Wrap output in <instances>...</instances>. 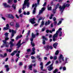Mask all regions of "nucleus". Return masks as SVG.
I'll use <instances>...</instances> for the list:
<instances>
[{
	"label": "nucleus",
	"mask_w": 73,
	"mask_h": 73,
	"mask_svg": "<svg viewBox=\"0 0 73 73\" xmlns=\"http://www.w3.org/2000/svg\"><path fill=\"white\" fill-rule=\"evenodd\" d=\"M69 6H70V4H69V3L66 4V3H64L62 7L60 6L59 7V8L60 9V11H61V14H62L63 12L64 11V9H65L66 7H69Z\"/></svg>",
	"instance_id": "obj_1"
},
{
	"label": "nucleus",
	"mask_w": 73,
	"mask_h": 73,
	"mask_svg": "<svg viewBox=\"0 0 73 73\" xmlns=\"http://www.w3.org/2000/svg\"><path fill=\"white\" fill-rule=\"evenodd\" d=\"M29 0H25L24 4L23 5V7L22 9L23 10H24V8H26V7H25V6L27 5V7H29V5H30V3L29 2Z\"/></svg>",
	"instance_id": "obj_2"
},
{
	"label": "nucleus",
	"mask_w": 73,
	"mask_h": 73,
	"mask_svg": "<svg viewBox=\"0 0 73 73\" xmlns=\"http://www.w3.org/2000/svg\"><path fill=\"white\" fill-rule=\"evenodd\" d=\"M3 44H2V45L1 46V47L3 48L5 46L6 48H8L9 47V45L7 44V41H5V40H3Z\"/></svg>",
	"instance_id": "obj_3"
},
{
	"label": "nucleus",
	"mask_w": 73,
	"mask_h": 73,
	"mask_svg": "<svg viewBox=\"0 0 73 73\" xmlns=\"http://www.w3.org/2000/svg\"><path fill=\"white\" fill-rule=\"evenodd\" d=\"M21 40H19L16 45V46H18L17 47V49H19V47L21 46V45L23 44V42L21 44Z\"/></svg>",
	"instance_id": "obj_4"
},
{
	"label": "nucleus",
	"mask_w": 73,
	"mask_h": 73,
	"mask_svg": "<svg viewBox=\"0 0 73 73\" xmlns=\"http://www.w3.org/2000/svg\"><path fill=\"white\" fill-rule=\"evenodd\" d=\"M62 55L61 54L58 58L59 61L60 63H61V59L63 61H64V57H62Z\"/></svg>",
	"instance_id": "obj_5"
},
{
	"label": "nucleus",
	"mask_w": 73,
	"mask_h": 73,
	"mask_svg": "<svg viewBox=\"0 0 73 73\" xmlns=\"http://www.w3.org/2000/svg\"><path fill=\"white\" fill-rule=\"evenodd\" d=\"M53 63H52V64L49 66L48 67V70L49 71H51L53 69Z\"/></svg>",
	"instance_id": "obj_6"
},
{
	"label": "nucleus",
	"mask_w": 73,
	"mask_h": 73,
	"mask_svg": "<svg viewBox=\"0 0 73 73\" xmlns=\"http://www.w3.org/2000/svg\"><path fill=\"white\" fill-rule=\"evenodd\" d=\"M6 27H4L3 28V30L5 31L8 29H9V24H7L6 25Z\"/></svg>",
	"instance_id": "obj_7"
},
{
	"label": "nucleus",
	"mask_w": 73,
	"mask_h": 73,
	"mask_svg": "<svg viewBox=\"0 0 73 73\" xmlns=\"http://www.w3.org/2000/svg\"><path fill=\"white\" fill-rule=\"evenodd\" d=\"M35 18H33L31 19H30V22H31V23L32 24H35L36 22L35 21Z\"/></svg>",
	"instance_id": "obj_8"
},
{
	"label": "nucleus",
	"mask_w": 73,
	"mask_h": 73,
	"mask_svg": "<svg viewBox=\"0 0 73 73\" xmlns=\"http://www.w3.org/2000/svg\"><path fill=\"white\" fill-rule=\"evenodd\" d=\"M3 5L5 8H11V6L9 5H7V3H3Z\"/></svg>",
	"instance_id": "obj_9"
},
{
	"label": "nucleus",
	"mask_w": 73,
	"mask_h": 73,
	"mask_svg": "<svg viewBox=\"0 0 73 73\" xmlns=\"http://www.w3.org/2000/svg\"><path fill=\"white\" fill-rule=\"evenodd\" d=\"M8 16L9 18L11 19H14V16L13 15L11 14H8Z\"/></svg>",
	"instance_id": "obj_10"
},
{
	"label": "nucleus",
	"mask_w": 73,
	"mask_h": 73,
	"mask_svg": "<svg viewBox=\"0 0 73 73\" xmlns=\"http://www.w3.org/2000/svg\"><path fill=\"white\" fill-rule=\"evenodd\" d=\"M44 48L46 50H49V45H47L45 46H44Z\"/></svg>",
	"instance_id": "obj_11"
},
{
	"label": "nucleus",
	"mask_w": 73,
	"mask_h": 73,
	"mask_svg": "<svg viewBox=\"0 0 73 73\" xmlns=\"http://www.w3.org/2000/svg\"><path fill=\"white\" fill-rule=\"evenodd\" d=\"M58 43L57 42H55L54 44H53V47L54 48H55V49H56L57 46V45H58Z\"/></svg>",
	"instance_id": "obj_12"
},
{
	"label": "nucleus",
	"mask_w": 73,
	"mask_h": 73,
	"mask_svg": "<svg viewBox=\"0 0 73 73\" xmlns=\"http://www.w3.org/2000/svg\"><path fill=\"white\" fill-rule=\"evenodd\" d=\"M9 44L10 45V47L12 48L13 46H14V44L13 43V42L12 41H10L9 43Z\"/></svg>",
	"instance_id": "obj_13"
},
{
	"label": "nucleus",
	"mask_w": 73,
	"mask_h": 73,
	"mask_svg": "<svg viewBox=\"0 0 73 73\" xmlns=\"http://www.w3.org/2000/svg\"><path fill=\"white\" fill-rule=\"evenodd\" d=\"M15 28H19L20 27V25H19V23L18 22H16L15 25Z\"/></svg>",
	"instance_id": "obj_14"
},
{
	"label": "nucleus",
	"mask_w": 73,
	"mask_h": 73,
	"mask_svg": "<svg viewBox=\"0 0 73 73\" xmlns=\"http://www.w3.org/2000/svg\"><path fill=\"white\" fill-rule=\"evenodd\" d=\"M17 51L16 50H14L13 51V52H12L11 54V56H13L15 54H16V53L17 52Z\"/></svg>",
	"instance_id": "obj_15"
},
{
	"label": "nucleus",
	"mask_w": 73,
	"mask_h": 73,
	"mask_svg": "<svg viewBox=\"0 0 73 73\" xmlns=\"http://www.w3.org/2000/svg\"><path fill=\"white\" fill-rule=\"evenodd\" d=\"M58 7H57V6H56L55 9L53 10V13L54 14V13H56V9H58Z\"/></svg>",
	"instance_id": "obj_16"
},
{
	"label": "nucleus",
	"mask_w": 73,
	"mask_h": 73,
	"mask_svg": "<svg viewBox=\"0 0 73 73\" xmlns=\"http://www.w3.org/2000/svg\"><path fill=\"white\" fill-rule=\"evenodd\" d=\"M12 8H13L15 10L16 9V5L15 4H13L12 6Z\"/></svg>",
	"instance_id": "obj_17"
},
{
	"label": "nucleus",
	"mask_w": 73,
	"mask_h": 73,
	"mask_svg": "<svg viewBox=\"0 0 73 73\" xmlns=\"http://www.w3.org/2000/svg\"><path fill=\"white\" fill-rule=\"evenodd\" d=\"M50 21L48 20V22H46L45 23V25H49L50 24Z\"/></svg>",
	"instance_id": "obj_18"
},
{
	"label": "nucleus",
	"mask_w": 73,
	"mask_h": 73,
	"mask_svg": "<svg viewBox=\"0 0 73 73\" xmlns=\"http://www.w3.org/2000/svg\"><path fill=\"white\" fill-rule=\"evenodd\" d=\"M29 69H30L31 70H32V68H33V66L32 64H31L30 66H29Z\"/></svg>",
	"instance_id": "obj_19"
},
{
	"label": "nucleus",
	"mask_w": 73,
	"mask_h": 73,
	"mask_svg": "<svg viewBox=\"0 0 73 73\" xmlns=\"http://www.w3.org/2000/svg\"><path fill=\"white\" fill-rule=\"evenodd\" d=\"M44 25V21H42L41 22V24L40 25V28L42 27Z\"/></svg>",
	"instance_id": "obj_20"
},
{
	"label": "nucleus",
	"mask_w": 73,
	"mask_h": 73,
	"mask_svg": "<svg viewBox=\"0 0 73 73\" xmlns=\"http://www.w3.org/2000/svg\"><path fill=\"white\" fill-rule=\"evenodd\" d=\"M22 35H20V36L18 35L16 37V40H18V39H19V38H21V37H22Z\"/></svg>",
	"instance_id": "obj_21"
},
{
	"label": "nucleus",
	"mask_w": 73,
	"mask_h": 73,
	"mask_svg": "<svg viewBox=\"0 0 73 73\" xmlns=\"http://www.w3.org/2000/svg\"><path fill=\"white\" fill-rule=\"evenodd\" d=\"M32 37L33 38H34L36 37V35H34L33 33H32L31 35Z\"/></svg>",
	"instance_id": "obj_22"
},
{
	"label": "nucleus",
	"mask_w": 73,
	"mask_h": 73,
	"mask_svg": "<svg viewBox=\"0 0 73 73\" xmlns=\"http://www.w3.org/2000/svg\"><path fill=\"white\" fill-rule=\"evenodd\" d=\"M31 45L33 47L35 46V44L34 43V42H31Z\"/></svg>",
	"instance_id": "obj_23"
},
{
	"label": "nucleus",
	"mask_w": 73,
	"mask_h": 73,
	"mask_svg": "<svg viewBox=\"0 0 73 73\" xmlns=\"http://www.w3.org/2000/svg\"><path fill=\"white\" fill-rule=\"evenodd\" d=\"M31 32V31L29 30L28 31V33L27 34V35L26 36V37L28 38V36L30 35V33Z\"/></svg>",
	"instance_id": "obj_24"
},
{
	"label": "nucleus",
	"mask_w": 73,
	"mask_h": 73,
	"mask_svg": "<svg viewBox=\"0 0 73 73\" xmlns=\"http://www.w3.org/2000/svg\"><path fill=\"white\" fill-rule=\"evenodd\" d=\"M36 8L34 7V10L33 11V14H35V13H36Z\"/></svg>",
	"instance_id": "obj_25"
},
{
	"label": "nucleus",
	"mask_w": 73,
	"mask_h": 73,
	"mask_svg": "<svg viewBox=\"0 0 73 73\" xmlns=\"http://www.w3.org/2000/svg\"><path fill=\"white\" fill-rule=\"evenodd\" d=\"M8 35H9L8 33H6L5 34V36L6 37H8Z\"/></svg>",
	"instance_id": "obj_26"
},
{
	"label": "nucleus",
	"mask_w": 73,
	"mask_h": 73,
	"mask_svg": "<svg viewBox=\"0 0 73 73\" xmlns=\"http://www.w3.org/2000/svg\"><path fill=\"white\" fill-rule=\"evenodd\" d=\"M37 5L36 4V3H35V4H33V5H32V8H34V7H35L36 8V7H37Z\"/></svg>",
	"instance_id": "obj_27"
},
{
	"label": "nucleus",
	"mask_w": 73,
	"mask_h": 73,
	"mask_svg": "<svg viewBox=\"0 0 73 73\" xmlns=\"http://www.w3.org/2000/svg\"><path fill=\"white\" fill-rule=\"evenodd\" d=\"M7 52H12V49H9V50L8 49H6Z\"/></svg>",
	"instance_id": "obj_28"
},
{
	"label": "nucleus",
	"mask_w": 73,
	"mask_h": 73,
	"mask_svg": "<svg viewBox=\"0 0 73 73\" xmlns=\"http://www.w3.org/2000/svg\"><path fill=\"white\" fill-rule=\"evenodd\" d=\"M58 72V70H57V69H56L54 70V71L53 72V73H57V72Z\"/></svg>",
	"instance_id": "obj_29"
},
{
	"label": "nucleus",
	"mask_w": 73,
	"mask_h": 73,
	"mask_svg": "<svg viewBox=\"0 0 73 73\" xmlns=\"http://www.w3.org/2000/svg\"><path fill=\"white\" fill-rule=\"evenodd\" d=\"M10 25L11 26H14V23L13 22H11L10 23Z\"/></svg>",
	"instance_id": "obj_30"
},
{
	"label": "nucleus",
	"mask_w": 73,
	"mask_h": 73,
	"mask_svg": "<svg viewBox=\"0 0 73 73\" xmlns=\"http://www.w3.org/2000/svg\"><path fill=\"white\" fill-rule=\"evenodd\" d=\"M12 32L14 34H16L17 32L16 31H14L13 30H12Z\"/></svg>",
	"instance_id": "obj_31"
},
{
	"label": "nucleus",
	"mask_w": 73,
	"mask_h": 73,
	"mask_svg": "<svg viewBox=\"0 0 73 73\" xmlns=\"http://www.w3.org/2000/svg\"><path fill=\"white\" fill-rule=\"evenodd\" d=\"M59 53V51L58 50H57L55 53V55H58V54Z\"/></svg>",
	"instance_id": "obj_32"
},
{
	"label": "nucleus",
	"mask_w": 73,
	"mask_h": 73,
	"mask_svg": "<svg viewBox=\"0 0 73 73\" xmlns=\"http://www.w3.org/2000/svg\"><path fill=\"white\" fill-rule=\"evenodd\" d=\"M65 61H64V63L65 64H66V63H67L68 62H67V61H68V58H65Z\"/></svg>",
	"instance_id": "obj_33"
},
{
	"label": "nucleus",
	"mask_w": 73,
	"mask_h": 73,
	"mask_svg": "<svg viewBox=\"0 0 73 73\" xmlns=\"http://www.w3.org/2000/svg\"><path fill=\"white\" fill-rule=\"evenodd\" d=\"M57 36H58V35L56 33L55 34H54L53 36V37H57Z\"/></svg>",
	"instance_id": "obj_34"
},
{
	"label": "nucleus",
	"mask_w": 73,
	"mask_h": 73,
	"mask_svg": "<svg viewBox=\"0 0 73 73\" xmlns=\"http://www.w3.org/2000/svg\"><path fill=\"white\" fill-rule=\"evenodd\" d=\"M57 21H55L54 22V26H56L57 25Z\"/></svg>",
	"instance_id": "obj_35"
},
{
	"label": "nucleus",
	"mask_w": 73,
	"mask_h": 73,
	"mask_svg": "<svg viewBox=\"0 0 73 73\" xmlns=\"http://www.w3.org/2000/svg\"><path fill=\"white\" fill-rule=\"evenodd\" d=\"M62 32L60 31L59 32V36H60V37H61V36H62Z\"/></svg>",
	"instance_id": "obj_36"
},
{
	"label": "nucleus",
	"mask_w": 73,
	"mask_h": 73,
	"mask_svg": "<svg viewBox=\"0 0 73 73\" xmlns=\"http://www.w3.org/2000/svg\"><path fill=\"white\" fill-rule=\"evenodd\" d=\"M48 11H51L52 10V7L50 6L49 7H48Z\"/></svg>",
	"instance_id": "obj_37"
},
{
	"label": "nucleus",
	"mask_w": 73,
	"mask_h": 73,
	"mask_svg": "<svg viewBox=\"0 0 73 73\" xmlns=\"http://www.w3.org/2000/svg\"><path fill=\"white\" fill-rule=\"evenodd\" d=\"M12 0H8V3H9V4L10 3H11L12 2Z\"/></svg>",
	"instance_id": "obj_38"
},
{
	"label": "nucleus",
	"mask_w": 73,
	"mask_h": 73,
	"mask_svg": "<svg viewBox=\"0 0 73 73\" xmlns=\"http://www.w3.org/2000/svg\"><path fill=\"white\" fill-rule=\"evenodd\" d=\"M61 23H62V21H59V23L57 24L58 25H60V24H61Z\"/></svg>",
	"instance_id": "obj_39"
},
{
	"label": "nucleus",
	"mask_w": 73,
	"mask_h": 73,
	"mask_svg": "<svg viewBox=\"0 0 73 73\" xmlns=\"http://www.w3.org/2000/svg\"><path fill=\"white\" fill-rule=\"evenodd\" d=\"M42 37L43 39H44L45 40H48V38H45V36H42Z\"/></svg>",
	"instance_id": "obj_40"
},
{
	"label": "nucleus",
	"mask_w": 73,
	"mask_h": 73,
	"mask_svg": "<svg viewBox=\"0 0 73 73\" xmlns=\"http://www.w3.org/2000/svg\"><path fill=\"white\" fill-rule=\"evenodd\" d=\"M36 53V52L35 51H33L31 54V55H33V54H35Z\"/></svg>",
	"instance_id": "obj_41"
},
{
	"label": "nucleus",
	"mask_w": 73,
	"mask_h": 73,
	"mask_svg": "<svg viewBox=\"0 0 73 73\" xmlns=\"http://www.w3.org/2000/svg\"><path fill=\"white\" fill-rule=\"evenodd\" d=\"M51 63V62H50V61H49V62H47L46 63V66H47V65H49V64H50V63Z\"/></svg>",
	"instance_id": "obj_42"
},
{
	"label": "nucleus",
	"mask_w": 73,
	"mask_h": 73,
	"mask_svg": "<svg viewBox=\"0 0 73 73\" xmlns=\"http://www.w3.org/2000/svg\"><path fill=\"white\" fill-rule=\"evenodd\" d=\"M9 40V38L6 37L5 38V41H7V40Z\"/></svg>",
	"instance_id": "obj_43"
},
{
	"label": "nucleus",
	"mask_w": 73,
	"mask_h": 73,
	"mask_svg": "<svg viewBox=\"0 0 73 73\" xmlns=\"http://www.w3.org/2000/svg\"><path fill=\"white\" fill-rule=\"evenodd\" d=\"M43 13V11L42 10H40L39 13V15H40L41 13Z\"/></svg>",
	"instance_id": "obj_44"
},
{
	"label": "nucleus",
	"mask_w": 73,
	"mask_h": 73,
	"mask_svg": "<svg viewBox=\"0 0 73 73\" xmlns=\"http://www.w3.org/2000/svg\"><path fill=\"white\" fill-rule=\"evenodd\" d=\"M42 60V59L41 58H38V61H40V62H41V61Z\"/></svg>",
	"instance_id": "obj_45"
},
{
	"label": "nucleus",
	"mask_w": 73,
	"mask_h": 73,
	"mask_svg": "<svg viewBox=\"0 0 73 73\" xmlns=\"http://www.w3.org/2000/svg\"><path fill=\"white\" fill-rule=\"evenodd\" d=\"M31 58L32 60H33V59H34V60H35L36 59V58L34 57V56H31Z\"/></svg>",
	"instance_id": "obj_46"
},
{
	"label": "nucleus",
	"mask_w": 73,
	"mask_h": 73,
	"mask_svg": "<svg viewBox=\"0 0 73 73\" xmlns=\"http://www.w3.org/2000/svg\"><path fill=\"white\" fill-rule=\"evenodd\" d=\"M45 7H43L41 9V10H42L43 12L44 11H45Z\"/></svg>",
	"instance_id": "obj_47"
},
{
	"label": "nucleus",
	"mask_w": 73,
	"mask_h": 73,
	"mask_svg": "<svg viewBox=\"0 0 73 73\" xmlns=\"http://www.w3.org/2000/svg\"><path fill=\"white\" fill-rule=\"evenodd\" d=\"M19 13H21V9H20L19 11Z\"/></svg>",
	"instance_id": "obj_48"
},
{
	"label": "nucleus",
	"mask_w": 73,
	"mask_h": 73,
	"mask_svg": "<svg viewBox=\"0 0 73 73\" xmlns=\"http://www.w3.org/2000/svg\"><path fill=\"white\" fill-rule=\"evenodd\" d=\"M31 50L30 49H28L27 50V52H31Z\"/></svg>",
	"instance_id": "obj_49"
},
{
	"label": "nucleus",
	"mask_w": 73,
	"mask_h": 73,
	"mask_svg": "<svg viewBox=\"0 0 73 73\" xmlns=\"http://www.w3.org/2000/svg\"><path fill=\"white\" fill-rule=\"evenodd\" d=\"M43 45H45V40H43Z\"/></svg>",
	"instance_id": "obj_50"
},
{
	"label": "nucleus",
	"mask_w": 73,
	"mask_h": 73,
	"mask_svg": "<svg viewBox=\"0 0 73 73\" xmlns=\"http://www.w3.org/2000/svg\"><path fill=\"white\" fill-rule=\"evenodd\" d=\"M27 13H26V15H30L29 11H27Z\"/></svg>",
	"instance_id": "obj_51"
},
{
	"label": "nucleus",
	"mask_w": 73,
	"mask_h": 73,
	"mask_svg": "<svg viewBox=\"0 0 73 73\" xmlns=\"http://www.w3.org/2000/svg\"><path fill=\"white\" fill-rule=\"evenodd\" d=\"M23 62H19V65L20 66H21V65H23Z\"/></svg>",
	"instance_id": "obj_52"
},
{
	"label": "nucleus",
	"mask_w": 73,
	"mask_h": 73,
	"mask_svg": "<svg viewBox=\"0 0 73 73\" xmlns=\"http://www.w3.org/2000/svg\"><path fill=\"white\" fill-rule=\"evenodd\" d=\"M46 2H45L44 4L43 5V7H45V6H46Z\"/></svg>",
	"instance_id": "obj_53"
},
{
	"label": "nucleus",
	"mask_w": 73,
	"mask_h": 73,
	"mask_svg": "<svg viewBox=\"0 0 73 73\" xmlns=\"http://www.w3.org/2000/svg\"><path fill=\"white\" fill-rule=\"evenodd\" d=\"M8 67H9L8 65H5V68H8Z\"/></svg>",
	"instance_id": "obj_54"
},
{
	"label": "nucleus",
	"mask_w": 73,
	"mask_h": 73,
	"mask_svg": "<svg viewBox=\"0 0 73 73\" xmlns=\"http://www.w3.org/2000/svg\"><path fill=\"white\" fill-rule=\"evenodd\" d=\"M15 16L18 19H19V16H18V15H17L16 14V15H15Z\"/></svg>",
	"instance_id": "obj_55"
},
{
	"label": "nucleus",
	"mask_w": 73,
	"mask_h": 73,
	"mask_svg": "<svg viewBox=\"0 0 73 73\" xmlns=\"http://www.w3.org/2000/svg\"><path fill=\"white\" fill-rule=\"evenodd\" d=\"M45 27L44 28L42 29L41 30L42 32H44L45 31Z\"/></svg>",
	"instance_id": "obj_56"
},
{
	"label": "nucleus",
	"mask_w": 73,
	"mask_h": 73,
	"mask_svg": "<svg viewBox=\"0 0 73 73\" xmlns=\"http://www.w3.org/2000/svg\"><path fill=\"white\" fill-rule=\"evenodd\" d=\"M33 52H35V48L33 47L32 48Z\"/></svg>",
	"instance_id": "obj_57"
},
{
	"label": "nucleus",
	"mask_w": 73,
	"mask_h": 73,
	"mask_svg": "<svg viewBox=\"0 0 73 73\" xmlns=\"http://www.w3.org/2000/svg\"><path fill=\"white\" fill-rule=\"evenodd\" d=\"M57 59V56H55L54 57V60H56Z\"/></svg>",
	"instance_id": "obj_58"
},
{
	"label": "nucleus",
	"mask_w": 73,
	"mask_h": 73,
	"mask_svg": "<svg viewBox=\"0 0 73 73\" xmlns=\"http://www.w3.org/2000/svg\"><path fill=\"white\" fill-rule=\"evenodd\" d=\"M53 21H56V18H55V17H54L53 18Z\"/></svg>",
	"instance_id": "obj_59"
},
{
	"label": "nucleus",
	"mask_w": 73,
	"mask_h": 73,
	"mask_svg": "<svg viewBox=\"0 0 73 73\" xmlns=\"http://www.w3.org/2000/svg\"><path fill=\"white\" fill-rule=\"evenodd\" d=\"M30 41H31V42H33V38H31L30 39Z\"/></svg>",
	"instance_id": "obj_60"
},
{
	"label": "nucleus",
	"mask_w": 73,
	"mask_h": 73,
	"mask_svg": "<svg viewBox=\"0 0 73 73\" xmlns=\"http://www.w3.org/2000/svg\"><path fill=\"white\" fill-rule=\"evenodd\" d=\"M53 47L52 46H49V49H53Z\"/></svg>",
	"instance_id": "obj_61"
},
{
	"label": "nucleus",
	"mask_w": 73,
	"mask_h": 73,
	"mask_svg": "<svg viewBox=\"0 0 73 73\" xmlns=\"http://www.w3.org/2000/svg\"><path fill=\"white\" fill-rule=\"evenodd\" d=\"M46 32L47 33H49V30L48 29L46 31Z\"/></svg>",
	"instance_id": "obj_62"
},
{
	"label": "nucleus",
	"mask_w": 73,
	"mask_h": 73,
	"mask_svg": "<svg viewBox=\"0 0 73 73\" xmlns=\"http://www.w3.org/2000/svg\"><path fill=\"white\" fill-rule=\"evenodd\" d=\"M55 37H53V38L52 39V40L54 41H56V38Z\"/></svg>",
	"instance_id": "obj_63"
},
{
	"label": "nucleus",
	"mask_w": 73,
	"mask_h": 73,
	"mask_svg": "<svg viewBox=\"0 0 73 73\" xmlns=\"http://www.w3.org/2000/svg\"><path fill=\"white\" fill-rule=\"evenodd\" d=\"M66 70V67H63V70Z\"/></svg>",
	"instance_id": "obj_64"
}]
</instances>
